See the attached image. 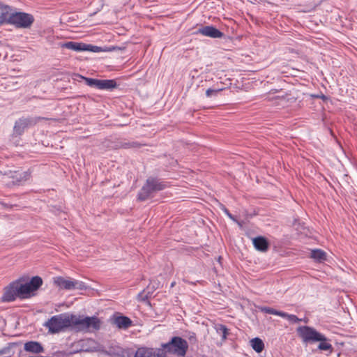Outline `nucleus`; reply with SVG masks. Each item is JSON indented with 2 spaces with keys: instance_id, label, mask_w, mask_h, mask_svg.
Wrapping results in <instances>:
<instances>
[{
  "instance_id": "f257e3e1",
  "label": "nucleus",
  "mask_w": 357,
  "mask_h": 357,
  "mask_svg": "<svg viewBox=\"0 0 357 357\" xmlns=\"http://www.w3.org/2000/svg\"><path fill=\"white\" fill-rule=\"evenodd\" d=\"M42 284L43 280L39 276H34L29 281L20 278L5 288L3 299L5 301H13L16 298H29L36 295Z\"/></svg>"
},
{
  "instance_id": "f03ea898",
  "label": "nucleus",
  "mask_w": 357,
  "mask_h": 357,
  "mask_svg": "<svg viewBox=\"0 0 357 357\" xmlns=\"http://www.w3.org/2000/svg\"><path fill=\"white\" fill-rule=\"evenodd\" d=\"M74 315L67 313L53 316L48 319L44 326L48 328L51 333H57L67 328L74 327Z\"/></svg>"
},
{
  "instance_id": "7ed1b4c3",
  "label": "nucleus",
  "mask_w": 357,
  "mask_h": 357,
  "mask_svg": "<svg viewBox=\"0 0 357 357\" xmlns=\"http://www.w3.org/2000/svg\"><path fill=\"white\" fill-rule=\"evenodd\" d=\"M74 328L79 331L92 332L100 328L101 321L96 317H81L74 315Z\"/></svg>"
},
{
  "instance_id": "20e7f679",
  "label": "nucleus",
  "mask_w": 357,
  "mask_h": 357,
  "mask_svg": "<svg viewBox=\"0 0 357 357\" xmlns=\"http://www.w3.org/2000/svg\"><path fill=\"white\" fill-rule=\"evenodd\" d=\"M163 350L167 353L175 354L178 356H184L186 354L188 344L187 342L180 337H174L172 340L162 345Z\"/></svg>"
},
{
  "instance_id": "39448f33",
  "label": "nucleus",
  "mask_w": 357,
  "mask_h": 357,
  "mask_svg": "<svg viewBox=\"0 0 357 357\" xmlns=\"http://www.w3.org/2000/svg\"><path fill=\"white\" fill-rule=\"evenodd\" d=\"M53 283L59 289L63 290H83L86 289L84 282L70 278H64L62 276L54 277L53 278Z\"/></svg>"
},
{
  "instance_id": "423d86ee",
  "label": "nucleus",
  "mask_w": 357,
  "mask_h": 357,
  "mask_svg": "<svg viewBox=\"0 0 357 357\" xmlns=\"http://www.w3.org/2000/svg\"><path fill=\"white\" fill-rule=\"evenodd\" d=\"M34 22L33 15L26 13H15L9 16L8 24L17 28H29Z\"/></svg>"
},
{
  "instance_id": "0eeeda50",
  "label": "nucleus",
  "mask_w": 357,
  "mask_h": 357,
  "mask_svg": "<svg viewBox=\"0 0 357 357\" xmlns=\"http://www.w3.org/2000/svg\"><path fill=\"white\" fill-rule=\"evenodd\" d=\"M297 333L304 342H315L326 340L325 335L310 326H300L297 328Z\"/></svg>"
},
{
  "instance_id": "6e6552de",
  "label": "nucleus",
  "mask_w": 357,
  "mask_h": 357,
  "mask_svg": "<svg viewBox=\"0 0 357 357\" xmlns=\"http://www.w3.org/2000/svg\"><path fill=\"white\" fill-rule=\"evenodd\" d=\"M165 187L166 185L160 182L158 180L155 178H149L139 192L138 198L140 200H145L152 192L162 190L165 189Z\"/></svg>"
},
{
  "instance_id": "1a4fd4ad",
  "label": "nucleus",
  "mask_w": 357,
  "mask_h": 357,
  "mask_svg": "<svg viewBox=\"0 0 357 357\" xmlns=\"http://www.w3.org/2000/svg\"><path fill=\"white\" fill-rule=\"evenodd\" d=\"M79 77L86 81L87 85L98 89H112L116 86V83L114 79H96L83 76Z\"/></svg>"
},
{
  "instance_id": "9d476101",
  "label": "nucleus",
  "mask_w": 357,
  "mask_h": 357,
  "mask_svg": "<svg viewBox=\"0 0 357 357\" xmlns=\"http://www.w3.org/2000/svg\"><path fill=\"white\" fill-rule=\"evenodd\" d=\"M135 357H167V356L162 349L142 347L136 351Z\"/></svg>"
},
{
  "instance_id": "9b49d317",
  "label": "nucleus",
  "mask_w": 357,
  "mask_h": 357,
  "mask_svg": "<svg viewBox=\"0 0 357 357\" xmlns=\"http://www.w3.org/2000/svg\"><path fill=\"white\" fill-rule=\"evenodd\" d=\"M82 347V350L86 352H101L109 355L114 354V352L112 351H106L103 346L92 339L86 340Z\"/></svg>"
},
{
  "instance_id": "f8f14e48",
  "label": "nucleus",
  "mask_w": 357,
  "mask_h": 357,
  "mask_svg": "<svg viewBox=\"0 0 357 357\" xmlns=\"http://www.w3.org/2000/svg\"><path fill=\"white\" fill-rule=\"evenodd\" d=\"M197 33L213 38H220L223 36V33L213 26H206L200 28L197 30Z\"/></svg>"
},
{
  "instance_id": "ddd939ff",
  "label": "nucleus",
  "mask_w": 357,
  "mask_h": 357,
  "mask_svg": "<svg viewBox=\"0 0 357 357\" xmlns=\"http://www.w3.org/2000/svg\"><path fill=\"white\" fill-rule=\"evenodd\" d=\"M252 242L255 248L259 251L266 252L268 248V243L264 237H256L253 238Z\"/></svg>"
},
{
  "instance_id": "4468645a",
  "label": "nucleus",
  "mask_w": 357,
  "mask_h": 357,
  "mask_svg": "<svg viewBox=\"0 0 357 357\" xmlns=\"http://www.w3.org/2000/svg\"><path fill=\"white\" fill-rule=\"evenodd\" d=\"M113 324L119 328L126 329L131 326L132 321L127 317H116L113 318Z\"/></svg>"
},
{
  "instance_id": "2eb2a0df",
  "label": "nucleus",
  "mask_w": 357,
  "mask_h": 357,
  "mask_svg": "<svg viewBox=\"0 0 357 357\" xmlns=\"http://www.w3.org/2000/svg\"><path fill=\"white\" fill-rule=\"evenodd\" d=\"M61 46L76 52L86 51V44L83 43L70 41L61 44Z\"/></svg>"
},
{
  "instance_id": "dca6fc26",
  "label": "nucleus",
  "mask_w": 357,
  "mask_h": 357,
  "mask_svg": "<svg viewBox=\"0 0 357 357\" xmlns=\"http://www.w3.org/2000/svg\"><path fill=\"white\" fill-rule=\"evenodd\" d=\"M326 253L320 249L312 250L310 252V257L317 262L326 260Z\"/></svg>"
},
{
  "instance_id": "f3484780",
  "label": "nucleus",
  "mask_w": 357,
  "mask_h": 357,
  "mask_svg": "<svg viewBox=\"0 0 357 357\" xmlns=\"http://www.w3.org/2000/svg\"><path fill=\"white\" fill-rule=\"evenodd\" d=\"M24 349L33 353H40L43 350L41 344L37 342H28L24 344Z\"/></svg>"
},
{
  "instance_id": "a211bd4d",
  "label": "nucleus",
  "mask_w": 357,
  "mask_h": 357,
  "mask_svg": "<svg viewBox=\"0 0 357 357\" xmlns=\"http://www.w3.org/2000/svg\"><path fill=\"white\" fill-rule=\"evenodd\" d=\"M250 343L252 348L257 353L261 352L264 349V344L259 337L252 339Z\"/></svg>"
},
{
  "instance_id": "6ab92c4d",
  "label": "nucleus",
  "mask_w": 357,
  "mask_h": 357,
  "mask_svg": "<svg viewBox=\"0 0 357 357\" xmlns=\"http://www.w3.org/2000/svg\"><path fill=\"white\" fill-rule=\"evenodd\" d=\"M0 24L8 23L10 8L8 6H1Z\"/></svg>"
},
{
  "instance_id": "aec40b11",
  "label": "nucleus",
  "mask_w": 357,
  "mask_h": 357,
  "mask_svg": "<svg viewBox=\"0 0 357 357\" xmlns=\"http://www.w3.org/2000/svg\"><path fill=\"white\" fill-rule=\"evenodd\" d=\"M114 50H116L115 47H109L107 50H102V48L100 47L86 44V51L93 52H100L102 51H113Z\"/></svg>"
},
{
  "instance_id": "412c9836",
  "label": "nucleus",
  "mask_w": 357,
  "mask_h": 357,
  "mask_svg": "<svg viewBox=\"0 0 357 357\" xmlns=\"http://www.w3.org/2000/svg\"><path fill=\"white\" fill-rule=\"evenodd\" d=\"M328 340L326 337L325 340H318L319 342V344L318 345V349L323 351H329L330 352L333 350V347L331 344L327 342Z\"/></svg>"
},
{
  "instance_id": "4be33fe9",
  "label": "nucleus",
  "mask_w": 357,
  "mask_h": 357,
  "mask_svg": "<svg viewBox=\"0 0 357 357\" xmlns=\"http://www.w3.org/2000/svg\"><path fill=\"white\" fill-rule=\"evenodd\" d=\"M27 126V122L24 119H20L16 122L15 126V130L16 132L20 133L22 130Z\"/></svg>"
},
{
  "instance_id": "5701e85b",
  "label": "nucleus",
  "mask_w": 357,
  "mask_h": 357,
  "mask_svg": "<svg viewBox=\"0 0 357 357\" xmlns=\"http://www.w3.org/2000/svg\"><path fill=\"white\" fill-rule=\"evenodd\" d=\"M261 311L268 314L278 315V316H285L283 312L275 310L273 308L265 307L261 308Z\"/></svg>"
},
{
  "instance_id": "b1692460",
  "label": "nucleus",
  "mask_w": 357,
  "mask_h": 357,
  "mask_svg": "<svg viewBox=\"0 0 357 357\" xmlns=\"http://www.w3.org/2000/svg\"><path fill=\"white\" fill-rule=\"evenodd\" d=\"M217 332L222 336V339H226L228 334V329L224 325H219L217 327Z\"/></svg>"
},
{
  "instance_id": "393cba45",
  "label": "nucleus",
  "mask_w": 357,
  "mask_h": 357,
  "mask_svg": "<svg viewBox=\"0 0 357 357\" xmlns=\"http://www.w3.org/2000/svg\"><path fill=\"white\" fill-rule=\"evenodd\" d=\"M284 314L285 316H281V317H283V318L287 319L289 321H290L291 322H298V321H301V319H298L296 315L288 314H287L285 312H284Z\"/></svg>"
},
{
  "instance_id": "a878e982",
  "label": "nucleus",
  "mask_w": 357,
  "mask_h": 357,
  "mask_svg": "<svg viewBox=\"0 0 357 357\" xmlns=\"http://www.w3.org/2000/svg\"><path fill=\"white\" fill-rule=\"evenodd\" d=\"M222 91V89H208L206 92V96L207 97H211V96L213 95H216L219 91Z\"/></svg>"
},
{
  "instance_id": "bb28decb",
  "label": "nucleus",
  "mask_w": 357,
  "mask_h": 357,
  "mask_svg": "<svg viewBox=\"0 0 357 357\" xmlns=\"http://www.w3.org/2000/svg\"><path fill=\"white\" fill-rule=\"evenodd\" d=\"M222 210L230 219H231L233 221L237 222L239 225H241L240 223L236 220L234 216H233L225 207L223 206Z\"/></svg>"
},
{
  "instance_id": "cd10ccee",
  "label": "nucleus",
  "mask_w": 357,
  "mask_h": 357,
  "mask_svg": "<svg viewBox=\"0 0 357 357\" xmlns=\"http://www.w3.org/2000/svg\"><path fill=\"white\" fill-rule=\"evenodd\" d=\"M30 177V174L28 173L27 172H24L22 173V174L20 176V178L21 180H23V181H26L27 179H29Z\"/></svg>"
},
{
  "instance_id": "c85d7f7f",
  "label": "nucleus",
  "mask_w": 357,
  "mask_h": 357,
  "mask_svg": "<svg viewBox=\"0 0 357 357\" xmlns=\"http://www.w3.org/2000/svg\"><path fill=\"white\" fill-rule=\"evenodd\" d=\"M175 284H176V282H172V284H171V287H174Z\"/></svg>"
}]
</instances>
